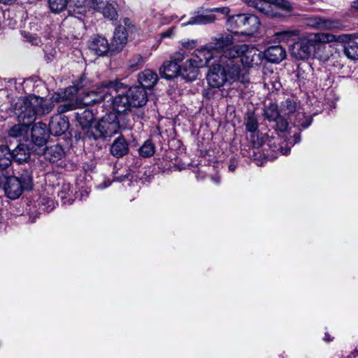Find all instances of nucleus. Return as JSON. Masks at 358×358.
Returning a JSON list of instances; mask_svg holds the SVG:
<instances>
[{
  "label": "nucleus",
  "instance_id": "nucleus-1",
  "mask_svg": "<svg viewBox=\"0 0 358 358\" xmlns=\"http://www.w3.org/2000/svg\"><path fill=\"white\" fill-rule=\"evenodd\" d=\"M86 78L82 77L73 86H71L66 90V94L71 96L78 94L79 104L90 106L107 99L110 100V96H113V92H119L122 89H125L122 83L117 80H106L103 81L96 90L83 92L82 90L86 86Z\"/></svg>",
  "mask_w": 358,
  "mask_h": 358
},
{
  "label": "nucleus",
  "instance_id": "nucleus-2",
  "mask_svg": "<svg viewBox=\"0 0 358 358\" xmlns=\"http://www.w3.org/2000/svg\"><path fill=\"white\" fill-rule=\"evenodd\" d=\"M336 41V36L327 33L309 34L300 38L290 50L291 55L296 59H306L311 56L323 59L327 43Z\"/></svg>",
  "mask_w": 358,
  "mask_h": 358
},
{
  "label": "nucleus",
  "instance_id": "nucleus-3",
  "mask_svg": "<svg viewBox=\"0 0 358 358\" xmlns=\"http://www.w3.org/2000/svg\"><path fill=\"white\" fill-rule=\"evenodd\" d=\"M53 107L51 101L36 95H29L27 97L17 99L13 104V109L19 122H24L31 127L37 116L50 113Z\"/></svg>",
  "mask_w": 358,
  "mask_h": 358
},
{
  "label": "nucleus",
  "instance_id": "nucleus-4",
  "mask_svg": "<svg viewBox=\"0 0 358 358\" xmlns=\"http://www.w3.org/2000/svg\"><path fill=\"white\" fill-rule=\"evenodd\" d=\"M243 48H234L225 52L224 55H220V62L224 70L228 79V84L234 83H246L249 82V73L240 59V53Z\"/></svg>",
  "mask_w": 358,
  "mask_h": 358
},
{
  "label": "nucleus",
  "instance_id": "nucleus-5",
  "mask_svg": "<svg viewBox=\"0 0 358 358\" xmlns=\"http://www.w3.org/2000/svg\"><path fill=\"white\" fill-rule=\"evenodd\" d=\"M214 57V52L207 44L196 50L183 65L182 78L188 82L195 80L199 75V69L207 66Z\"/></svg>",
  "mask_w": 358,
  "mask_h": 358
},
{
  "label": "nucleus",
  "instance_id": "nucleus-6",
  "mask_svg": "<svg viewBox=\"0 0 358 358\" xmlns=\"http://www.w3.org/2000/svg\"><path fill=\"white\" fill-rule=\"evenodd\" d=\"M120 129V123L115 113H109L86 132V139L96 141L110 138L116 134Z\"/></svg>",
  "mask_w": 358,
  "mask_h": 358
},
{
  "label": "nucleus",
  "instance_id": "nucleus-7",
  "mask_svg": "<svg viewBox=\"0 0 358 358\" xmlns=\"http://www.w3.org/2000/svg\"><path fill=\"white\" fill-rule=\"evenodd\" d=\"M78 10L73 9L74 13L85 15L87 8H93L103 14L104 17L114 21L117 20L118 14L117 11V3L115 2H106L103 0H74Z\"/></svg>",
  "mask_w": 358,
  "mask_h": 358
},
{
  "label": "nucleus",
  "instance_id": "nucleus-8",
  "mask_svg": "<svg viewBox=\"0 0 358 358\" xmlns=\"http://www.w3.org/2000/svg\"><path fill=\"white\" fill-rule=\"evenodd\" d=\"M260 25L259 18L251 14H238L230 17L228 26L234 33L252 35L257 31Z\"/></svg>",
  "mask_w": 358,
  "mask_h": 358
},
{
  "label": "nucleus",
  "instance_id": "nucleus-9",
  "mask_svg": "<svg viewBox=\"0 0 358 358\" xmlns=\"http://www.w3.org/2000/svg\"><path fill=\"white\" fill-rule=\"evenodd\" d=\"M234 37L231 34H221L213 38L207 45L214 53L215 52H220L221 55H224L226 51L237 47V45H234Z\"/></svg>",
  "mask_w": 358,
  "mask_h": 358
},
{
  "label": "nucleus",
  "instance_id": "nucleus-10",
  "mask_svg": "<svg viewBox=\"0 0 358 358\" xmlns=\"http://www.w3.org/2000/svg\"><path fill=\"white\" fill-rule=\"evenodd\" d=\"M220 62L213 64L207 75L208 84L213 88H220L228 84V79Z\"/></svg>",
  "mask_w": 358,
  "mask_h": 358
},
{
  "label": "nucleus",
  "instance_id": "nucleus-11",
  "mask_svg": "<svg viewBox=\"0 0 358 358\" xmlns=\"http://www.w3.org/2000/svg\"><path fill=\"white\" fill-rule=\"evenodd\" d=\"M87 45L89 49L98 56H105L108 53L111 55V46L106 38L102 35H93L89 39Z\"/></svg>",
  "mask_w": 358,
  "mask_h": 358
},
{
  "label": "nucleus",
  "instance_id": "nucleus-12",
  "mask_svg": "<svg viewBox=\"0 0 358 358\" xmlns=\"http://www.w3.org/2000/svg\"><path fill=\"white\" fill-rule=\"evenodd\" d=\"M128 42L127 29L124 26L120 25L114 31L111 41V55L120 52L123 50Z\"/></svg>",
  "mask_w": 358,
  "mask_h": 358
},
{
  "label": "nucleus",
  "instance_id": "nucleus-13",
  "mask_svg": "<svg viewBox=\"0 0 358 358\" xmlns=\"http://www.w3.org/2000/svg\"><path fill=\"white\" fill-rule=\"evenodd\" d=\"M238 48H243V51L240 53V59L243 66L252 67L258 65L261 59V54L254 48H249L245 44L237 45Z\"/></svg>",
  "mask_w": 358,
  "mask_h": 358
},
{
  "label": "nucleus",
  "instance_id": "nucleus-14",
  "mask_svg": "<svg viewBox=\"0 0 358 358\" xmlns=\"http://www.w3.org/2000/svg\"><path fill=\"white\" fill-rule=\"evenodd\" d=\"M49 130L47 125L43 122L36 123L31 129V141L38 147L45 145L49 137Z\"/></svg>",
  "mask_w": 358,
  "mask_h": 358
},
{
  "label": "nucleus",
  "instance_id": "nucleus-15",
  "mask_svg": "<svg viewBox=\"0 0 358 358\" xmlns=\"http://www.w3.org/2000/svg\"><path fill=\"white\" fill-rule=\"evenodd\" d=\"M3 189L7 197L10 199H17L24 189L18 178L15 176H10L7 178Z\"/></svg>",
  "mask_w": 358,
  "mask_h": 358
},
{
  "label": "nucleus",
  "instance_id": "nucleus-16",
  "mask_svg": "<svg viewBox=\"0 0 358 358\" xmlns=\"http://www.w3.org/2000/svg\"><path fill=\"white\" fill-rule=\"evenodd\" d=\"M127 92L133 107H141L147 103V92L142 87L132 86Z\"/></svg>",
  "mask_w": 358,
  "mask_h": 358
},
{
  "label": "nucleus",
  "instance_id": "nucleus-17",
  "mask_svg": "<svg viewBox=\"0 0 358 358\" xmlns=\"http://www.w3.org/2000/svg\"><path fill=\"white\" fill-rule=\"evenodd\" d=\"M69 129V120L66 117L55 115L49 122V132L54 136H61Z\"/></svg>",
  "mask_w": 358,
  "mask_h": 358
},
{
  "label": "nucleus",
  "instance_id": "nucleus-18",
  "mask_svg": "<svg viewBox=\"0 0 358 358\" xmlns=\"http://www.w3.org/2000/svg\"><path fill=\"white\" fill-rule=\"evenodd\" d=\"M183 66L181 68L173 61L169 60L164 62L162 66L159 69L162 77H164L167 80H171L180 76L182 77Z\"/></svg>",
  "mask_w": 358,
  "mask_h": 358
},
{
  "label": "nucleus",
  "instance_id": "nucleus-19",
  "mask_svg": "<svg viewBox=\"0 0 358 358\" xmlns=\"http://www.w3.org/2000/svg\"><path fill=\"white\" fill-rule=\"evenodd\" d=\"M307 24L310 27L321 30H331L339 27L337 21L324 19L317 16H313L307 20Z\"/></svg>",
  "mask_w": 358,
  "mask_h": 358
},
{
  "label": "nucleus",
  "instance_id": "nucleus-20",
  "mask_svg": "<svg viewBox=\"0 0 358 358\" xmlns=\"http://www.w3.org/2000/svg\"><path fill=\"white\" fill-rule=\"evenodd\" d=\"M113 92V94H114ZM110 96V99L114 97L113 101V108L118 113H123L127 110H129L132 105L130 103V99L128 96V93L126 92L124 94L123 92L117 95L113 94Z\"/></svg>",
  "mask_w": 358,
  "mask_h": 358
},
{
  "label": "nucleus",
  "instance_id": "nucleus-21",
  "mask_svg": "<svg viewBox=\"0 0 358 358\" xmlns=\"http://www.w3.org/2000/svg\"><path fill=\"white\" fill-rule=\"evenodd\" d=\"M286 50L281 45H273L264 52L265 58L270 62L280 63L286 57Z\"/></svg>",
  "mask_w": 358,
  "mask_h": 358
},
{
  "label": "nucleus",
  "instance_id": "nucleus-22",
  "mask_svg": "<svg viewBox=\"0 0 358 358\" xmlns=\"http://www.w3.org/2000/svg\"><path fill=\"white\" fill-rule=\"evenodd\" d=\"M110 150L113 156L122 157L129 152V144L123 136H120L113 142Z\"/></svg>",
  "mask_w": 358,
  "mask_h": 358
},
{
  "label": "nucleus",
  "instance_id": "nucleus-23",
  "mask_svg": "<svg viewBox=\"0 0 358 358\" xmlns=\"http://www.w3.org/2000/svg\"><path fill=\"white\" fill-rule=\"evenodd\" d=\"M76 120L83 130L84 138L86 139V132L87 129L93 127L92 123L94 119V114L92 110L89 109L84 110L76 113Z\"/></svg>",
  "mask_w": 358,
  "mask_h": 358
},
{
  "label": "nucleus",
  "instance_id": "nucleus-24",
  "mask_svg": "<svg viewBox=\"0 0 358 358\" xmlns=\"http://www.w3.org/2000/svg\"><path fill=\"white\" fill-rule=\"evenodd\" d=\"M138 80L141 87L145 89L152 88L158 80V76L154 71L146 69L138 74Z\"/></svg>",
  "mask_w": 358,
  "mask_h": 358
},
{
  "label": "nucleus",
  "instance_id": "nucleus-25",
  "mask_svg": "<svg viewBox=\"0 0 358 358\" xmlns=\"http://www.w3.org/2000/svg\"><path fill=\"white\" fill-rule=\"evenodd\" d=\"M45 158L50 162H56L61 159L64 155L63 148L55 144L45 148L43 152Z\"/></svg>",
  "mask_w": 358,
  "mask_h": 358
},
{
  "label": "nucleus",
  "instance_id": "nucleus-26",
  "mask_svg": "<svg viewBox=\"0 0 358 358\" xmlns=\"http://www.w3.org/2000/svg\"><path fill=\"white\" fill-rule=\"evenodd\" d=\"M12 155H13V160L22 163L27 162L29 157L30 152L28 145L24 143H19L17 145L11 149Z\"/></svg>",
  "mask_w": 358,
  "mask_h": 358
},
{
  "label": "nucleus",
  "instance_id": "nucleus-27",
  "mask_svg": "<svg viewBox=\"0 0 358 358\" xmlns=\"http://www.w3.org/2000/svg\"><path fill=\"white\" fill-rule=\"evenodd\" d=\"M216 20V16L213 14H197L192 16L183 25L208 24L213 23Z\"/></svg>",
  "mask_w": 358,
  "mask_h": 358
},
{
  "label": "nucleus",
  "instance_id": "nucleus-28",
  "mask_svg": "<svg viewBox=\"0 0 358 358\" xmlns=\"http://www.w3.org/2000/svg\"><path fill=\"white\" fill-rule=\"evenodd\" d=\"M13 160L11 148L7 145H0V168L7 169Z\"/></svg>",
  "mask_w": 358,
  "mask_h": 358
},
{
  "label": "nucleus",
  "instance_id": "nucleus-29",
  "mask_svg": "<svg viewBox=\"0 0 358 358\" xmlns=\"http://www.w3.org/2000/svg\"><path fill=\"white\" fill-rule=\"evenodd\" d=\"M30 127L24 122H19L18 124H14L8 130L9 136L17 138L26 135Z\"/></svg>",
  "mask_w": 358,
  "mask_h": 358
},
{
  "label": "nucleus",
  "instance_id": "nucleus-30",
  "mask_svg": "<svg viewBox=\"0 0 358 358\" xmlns=\"http://www.w3.org/2000/svg\"><path fill=\"white\" fill-rule=\"evenodd\" d=\"M312 123V117L306 116L303 112L297 111L296 114V120L293 124L295 127L302 129L308 128Z\"/></svg>",
  "mask_w": 358,
  "mask_h": 358
},
{
  "label": "nucleus",
  "instance_id": "nucleus-31",
  "mask_svg": "<svg viewBox=\"0 0 358 358\" xmlns=\"http://www.w3.org/2000/svg\"><path fill=\"white\" fill-rule=\"evenodd\" d=\"M73 191L69 183H63L61 186L60 190L58 192V196L63 201L64 203H68L71 204L73 203V199L71 194Z\"/></svg>",
  "mask_w": 358,
  "mask_h": 358
},
{
  "label": "nucleus",
  "instance_id": "nucleus-32",
  "mask_svg": "<svg viewBox=\"0 0 358 358\" xmlns=\"http://www.w3.org/2000/svg\"><path fill=\"white\" fill-rule=\"evenodd\" d=\"M297 111L296 103L294 99H287L281 103L280 113L282 115H289Z\"/></svg>",
  "mask_w": 358,
  "mask_h": 358
},
{
  "label": "nucleus",
  "instance_id": "nucleus-33",
  "mask_svg": "<svg viewBox=\"0 0 358 358\" xmlns=\"http://www.w3.org/2000/svg\"><path fill=\"white\" fill-rule=\"evenodd\" d=\"M246 130L249 132H255L258 129L257 119L253 112L248 111L245 117Z\"/></svg>",
  "mask_w": 358,
  "mask_h": 358
},
{
  "label": "nucleus",
  "instance_id": "nucleus-34",
  "mask_svg": "<svg viewBox=\"0 0 358 358\" xmlns=\"http://www.w3.org/2000/svg\"><path fill=\"white\" fill-rule=\"evenodd\" d=\"M344 53L350 59H358V43L355 41H349L344 46Z\"/></svg>",
  "mask_w": 358,
  "mask_h": 358
},
{
  "label": "nucleus",
  "instance_id": "nucleus-35",
  "mask_svg": "<svg viewBox=\"0 0 358 358\" xmlns=\"http://www.w3.org/2000/svg\"><path fill=\"white\" fill-rule=\"evenodd\" d=\"M155 152V146L151 140L148 139L144 142L139 148V155L143 157H150Z\"/></svg>",
  "mask_w": 358,
  "mask_h": 358
},
{
  "label": "nucleus",
  "instance_id": "nucleus-36",
  "mask_svg": "<svg viewBox=\"0 0 358 358\" xmlns=\"http://www.w3.org/2000/svg\"><path fill=\"white\" fill-rule=\"evenodd\" d=\"M282 113H280V109L278 110V106L276 104H270L267 107H266L264 110V115L265 117L268 121H275L278 119Z\"/></svg>",
  "mask_w": 358,
  "mask_h": 358
},
{
  "label": "nucleus",
  "instance_id": "nucleus-37",
  "mask_svg": "<svg viewBox=\"0 0 358 358\" xmlns=\"http://www.w3.org/2000/svg\"><path fill=\"white\" fill-rule=\"evenodd\" d=\"M68 0H49L48 5L52 13H57L63 11L67 6Z\"/></svg>",
  "mask_w": 358,
  "mask_h": 358
},
{
  "label": "nucleus",
  "instance_id": "nucleus-38",
  "mask_svg": "<svg viewBox=\"0 0 358 358\" xmlns=\"http://www.w3.org/2000/svg\"><path fill=\"white\" fill-rule=\"evenodd\" d=\"M275 35L280 41H289L294 37L299 36L300 31L298 29L284 30L276 33Z\"/></svg>",
  "mask_w": 358,
  "mask_h": 358
},
{
  "label": "nucleus",
  "instance_id": "nucleus-39",
  "mask_svg": "<svg viewBox=\"0 0 358 358\" xmlns=\"http://www.w3.org/2000/svg\"><path fill=\"white\" fill-rule=\"evenodd\" d=\"M18 180L22 183L24 189H31L32 188V176L29 171H23Z\"/></svg>",
  "mask_w": 358,
  "mask_h": 358
},
{
  "label": "nucleus",
  "instance_id": "nucleus-40",
  "mask_svg": "<svg viewBox=\"0 0 358 358\" xmlns=\"http://www.w3.org/2000/svg\"><path fill=\"white\" fill-rule=\"evenodd\" d=\"M79 103L78 101H70L67 103L60 104L57 108V111L59 113H64L69 110H73L78 108Z\"/></svg>",
  "mask_w": 358,
  "mask_h": 358
},
{
  "label": "nucleus",
  "instance_id": "nucleus-41",
  "mask_svg": "<svg viewBox=\"0 0 358 358\" xmlns=\"http://www.w3.org/2000/svg\"><path fill=\"white\" fill-rule=\"evenodd\" d=\"M283 116L284 115H281L274 121L275 122L274 127L275 129L280 132L285 131L287 129L289 125L288 121Z\"/></svg>",
  "mask_w": 358,
  "mask_h": 358
},
{
  "label": "nucleus",
  "instance_id": "nucleus-42",
  "mask_svg": "<svg viewBox=\"0 0 358 358\" xmlns=\"http://www.w3.org/2000/svg\"><path fill=\"white\" fill-rule=\"evenodd\" d=\"M144 63V59L140 55H134L129 61V66L133 70H136L142 66Z\"/></svg>",
  "mask_w": 358,
  "mask_h": 358
},
{
  "label": "nucleus",
  "instance_id": "nucleus-43",
  "mask_svg": "<svg viewBox=\"0 0 358 358\" xmlns=\"http://www.w3.org/2000/svg\"><path fill=\"white\" fill-rule=\"evenodd\" d=\"M275 140L272 142V141H269L268 145L273 149L274 152H280L282 155H287L291 150L290 147L284 148L282 145H275Z\"/></svg>",
  "mask_w": 358,
  "mask_h": 358
},
{
  "label": "nucleus",
  "instance_id": "nucleus-44",
  "mask_svg": "<svg viewBox=\"0 0 358 358\" xmlns=\"http://www.w3.org/2000/svg\"><path fill=\"white\" fill-rule=\"evenodd\" d=\"M186 57V52L183 49H180L178 52L173 53L170 57V60L174 62L177 64L183 61Z\"/></svg>",
  "mask_w": 358,
  "mask_h": 358
},
{
  "label": "nucleus",
  "instance_id": "nucleus-45",
  "mask_svg": "<svg viewBox=\"0 0 358 358\" xmlns=\"http://www.w3.org/2000/svg\"><path fill=\"white\" fill-rule=\"evenodd\" d=\"M208 12H216L222 13V15H227L230 12L229 7H217L206 10Z\"/></svg>",
  "mask_w": 358,
  "mask_h": 358
},
{
  "label": "nucleus",
  "instance_id": "nucleus-46",
  "mask_svg": "<svg viewBox=\"0 0 358 358\" xmlns=\"http://www.w3.org/2000/svg\"><path fill=\"white\" fill-rule=\"evenodd\" d=\"M8 171L6 169L0 168V187L4 186V183L6 182L7 178H8Z\"/></svg>",
  "mask_w": 358,
  "mask_h": 358
},
{
  "label": "nucleus",
  "instance_id": "nucleus-47",
  "mask_svg": "<svg viewBox=\"0 0 358 358\" xmlns=\"http://www.w3.org/2000/svg\"><path fill=\"white\" fill-rule=\"evenodd\" d=\"M174 35L173 29H169L166 31H164L161 34L162 38H170Z\"/></svg>",
  "mask_w": 358,
  "mask_h": 358
},
{
  "label": "nucleus",
  "instance_id": "nucleus-48",
  "mask_svg": "<svg viewBox=\"0 0 358 358\" xmlns=\"http://www.w3.org/2000/svg\"><path fill=\"white\" fill-rule=\"evenodd\" d=\"M124 24L125 26H127L128 28L130 27V25H131V22L129 18H124Z\"/></svg>",
  "mask_w": 358,
  "mask_h": 358
},
{
  "label": "nucleus",
  "instance_id": "nucleus-49",
  "mask_svg": "<svg viewBox=\"0 0 358 358\" xmlns=\"http://www.w3.org/2000/svg\"><path fill=\"white\" fill-rule=\"evenodd\" d=\"M15 1V0H0V3H4V4H10Z\"/></svg>",
  "mask_w": 358,
  "mask_h": 358
},
{
  "label": "nucleus",
  "instance_id": "nucleus-50",
  "mask_svg": "<svg viewBox=\"0 0 358 358\" xmlns=\"http://www.w3.org/2000/svg\"><path fill=\"white\" fill-rule=\"evenodd\" d=\"M236 166L234 164V163H231L229 165V170L232 172L236 169Z\"/></svg>",
  "mask_w": 358,
  "mask_h": 358
},
{
  "label": "nucleus",
  "instance_id": "nucleus-51",
  "mask_svg": "<svg viewBox=\"0 0 358 358\" xmlns=\"http://www.w3.org/2000/svg\"><path fill=\"white\" fill-rule=\"evenodd\" d=\"M352 6L355 10H358V0L353 1Z\"/></svg>",
  "mask_w": 358,
  "mask_h": 358
},
{
  "label": "nucleus",
  "instance_id": "nucleus-52",
  "mask_svg": "<svg viewBox=\"0 0 358 358\" xmlns=\"http://www.w3.org/2000/svg\"><path fill=\"white\" fill-rule=\"evenodd\" d=\"M294 138H295V142L294 143H297V142H299L300 141V139H301V136H300V134H295L294 136Z\"/></svg>",
  "mask_w": 358,
  "mask_h": 358
},
{
  "label": "nucleus",
  "instance_id": "nucleus-53",
  "mask_svg": "<svg viewBox=\"0 0 358 358\" xmlns=\"http://www.w3.org/2000/svg\"><path fill=\"white\" fill-rule=\"evenodd\" d=\"M324 340L328 342L332 341V339L330 338V336L328 334H325Z\"/></svg>",
  "mask_w": 358,
  "mask_h": 358
},
{
  "label": "nucleus",
  "instance_id": "nucleus-54",
  "mask_svg": "<svg viewBox=\"0 0 358 358\" xmlns=\"http://www.w3.org/2000/svg\"><path fill=\"white\" fill-rule=\"evenodd\" d=\"M182 45H183V47H185V48H187V47H189V42L183 43H182Z\"/></svg>",
  "mask_w": 358,
  "mask_h": 358
},
{
  "label": "nucleus",
  "instance_id": "nucleus-55",
  "mask_svg": "<svg viewBox=\"0 0 358 358\" xmlns=\"http://www.w3.org/2000/svg\"><path fill=\"white\" fill-rule=\"evenodd\" d=\"M71 1L73 3L74 7H75L74 9H76V10L77 11L78 9H77V6H76V2L74 1V0H71Z\"/></svg>",
  "mask_w": 358,
  "mask_h": 358
},
{
  "label": "nucleus",
  "instance_id": "nucleus-56",
  "mask_svg": "<svg viewBox=\"0 0 358 358\" xmlns=\"http://www.w3.org/2000/svg\"><path fill=\"white\" fill-rule=\"evenodd\" d=\"M278 142H281V139L277 138L276 140Z\"/></svg>",
  "mask_w": 358,
  "mask_h": 358
}]
</instances>
